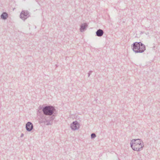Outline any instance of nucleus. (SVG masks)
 <instances>
[{
    "label": "nucleus",
    "mask_w": 160,
    "mask_h": 160,
    "mask_svg": "<svg viewBox=\"0 0 160 160\" xmlns=\"http://www.w3.org/2000/svg\"><path fill=\"white\" fill-rule=\"evenodd\" d=\"M53 108L52 107H46L43 109L44 113L46 115H51L53 111Z\"/></svg>",
    "instance_id": "3"
},
{
    "label": "nucleus",
    "mask_w": 160,
    "mask_h": 160,
    "mask_svg": "<svg viewBox=\"0 0 160 160\" xmlns=\"http://www.w3.org/2000/svg\"><path fill=\"white\" fill-rule=\"evenodd\" d=\"M132 142V144H131V146L134 150L138 151L142 148L143 144L140 139L134 140Z\"/></svg>",
    "instance_id": "1"
},
{
    "label": "nucleus",
    "mask_w": 160,
    "mask_h": 160,
    "mask_svg": "<svg viewBox=\"0 0 160 160\" xmlns=\"http://www.w3.org/2000/svg\"><path fill=\"white\" fill-rule=\"evenodd\" d=\"M8 17V14L6 12L3 13L1 15V17L3 19H6Z\"/></svg>",
    "instance_id": "8"
},
{
    "label": "nucleus",
    "mask_w": 160,
    "mask_h": 160,
    "mask_svg": "<svg viewBox=\"0 0 160 160\" xmlns=\"http://www.w3.org/2000/svg\"><path fill=\"white\" fill-rule=\"evenodd\" d=\"M79 125L77 121L73 122L71 125V128L72 129L75 130L79 128Z\"/></svg>",
    "instance_id": "4"
},
{
    "label": "nucleus",
    "mask_w": 160,
    "mask_h": 160,
    "mask_svg": "<svg viewBox=\"0 0 160 160\" xmlns=\"http://www.w3.org/2000/svg\"><path fill=\"white\" fill-rule=\"evenodd\" d=\"M28 14L27 12L22 11L20 15L21 18L22 19L24 20L27 18Z\"/></svg>",
    "instance_id": "6"
},
{
    "label": "nucleus",
    "mask_w": 160,
    "mask_h": 160,
    "mask_svg": "<svg viewBox=\"0 0 160 160\" xmlns=\"http://www.w3.org/2000/svg\"><path fill=\"white\" fill-rule=\"evenodd\" d=\"M91 136L92 138H94L96 137V135L95 134L93 133L91 134Z\"/></svg>",
    "instance_id": "9"
},
{
    "label": "nucleus",
    "mask_w": 160,
    "mask_h": 160,
    "mask_svg": "<svg viewBox=\"0 0 160 160\" xmlns=\"http://www.w3.org/2000/svg\"><path fill=\"white\" fill-rule=\"evenodd\" d=\"M103 31L101 29H99L97 32L96 34L98 36H101L103 34Z\"/></svg>",
    "instance_id": "7"
},
{
    "label": "nucleus",
    "mask_w": 160,
    "mask_h": 160,
    "mask_svg": "<svg viewBox=\"0 0 160 160\" xmlns=\"http://www.w3.org/2000/svg\"><path fill=\"white\" fill-rule=\"evenodd\" d=\"M26 128L28 131H30L32 130V124L29 122H28L26 124Z\"/></svg>",
    "instance_id": "5"
},
{
    "label": "nucleus",
    "mask_w": 160,
    "mask_h": 160,
    "mask_svg": "<svg viewBox=\"0 0 160 160\" xmlns=\"http://www.w3.org/2000/svg\"><path fill=\"white\" fill-rule=\"evenodd\" d=\"M84 28H85L84 27V28H83V26H82L81 27V28H82V29H84Z\"/></svg>",
    "instance_id": "10"
},
{
    "label": "nucleus",
    "mask_w": 160,
    "mask_h": 160,
    "mask_svg": "<svg viewBox=\"0 0 160 160\" xmlns=\"http://www.w3.org/2000/svg\"><path fill=\"white\" fill-rule=\"evenodd\" d=\"M133 50L136 52H142L145 50L144 45L141 42H136L133 45Z\"/></svg>",
    "instance_id": "2"
}]
</instances>
